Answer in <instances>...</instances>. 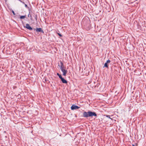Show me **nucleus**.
Returning <instances> with one entry per match:
<instances>
[{"instance_id":"f3484780","label":"nucleus","mask_w":146,"mask_h":146,"mask_svg":"<svg viewBox=\"0 0 146 146\" xmlns=\"http://www.w3.org/2000/svg\"><path fill=\"white\" fill-rule=\"evenodd\" d=\"M61 64H63V63L61 62Z\"/></svg>"},{"instance_id":"ddd939ff","label":"nucleus","mask_w":146,"mask_h":146,"mask_svg":"<svg viewBox=\"0 0 146 146\" xmlns=\"http://www.w3.org/2000/svg\"><path fill=\"white\" fill-rule=\"evenodd\" d=\"M57 34L59 35V36H60V37H61V36H62V35L61 34H60V33H58Z\"/></svg>"},{"instance_id":"1a4fd4ad","label":"nucleus","mask_w":146,"mask_h":146,"mask_svg":"<svg viewBox=\"0 0 146 146\" xmlns=\"http://www.w3.org/2000/svg\"><path fill=\"white\" fill-rule=\"evenodd\" d=\"M110 60H108L104 64H107L108 63H110Z\"/></svg>"},{"instance_id":"7ed1b4c3","label":"nucleus","mask_w":146,"mask_h":146,"mask_svg":"<svg viewBox=\"0 0 146 146\" xmlns=\"http://www.w3.org/2000/svg\"><path fill=\"white\" fill-rule=\"evenodd\" d=\"M80 108V107L74 104H73L72 105L71 108L72 110H74L78 109Z\"/></svg>"},{"instance_id":"2eb2a0df","label":"nucleus","mask_w":146,"mask_h":146,"mask_svg":"<svg viewBox=\"0 0 146 146\" xmlns=\"http://www.w3.org/2000/svg\"><path fill=\"white\" fill-rule=\"evenodd\" d=\"M135 64H132V65L133 66V67L134 66V65H135Z\"/></svg>"},{"instance_id":"9b49d317","label":"nucleus","mask_w":146,"mask_h":146,"mask_svg":"<svg viewBox=\"0 0 146 146\" xmlns=\"http://www.w3.org/2000/svg\"><path fill=\"white\" fill-rule=\"evenodd\" d=\"M106 117H107L109 118H110L111 119H112L110 117V115H106Z\"/></svg>"},{"instance_id":"20e7f679","label":"nucleus","mask_w":146,"mask_h":146,"mask_svg":"<svg viewBox=\"0 0 146 146\" xmlns=\"http://www.w3.org/2000/svg\"><path fill=\"white\" fill-rule=\"evenodd\" d=\"M26 28L27 29L30 30H31L33 29L28 24H26Z\"/></svg>"},{"instance_id":"4468645a","label":"nucleus","mask_w":146,"mask_h":146,"mask_svg":"<svg viewBox=\"0 0 146 146\" xmlns=\"http://www.w3.org/2000/svg\"><path fill=\"white\" fill-rule=\"evenodd\" d=\"M12 12L13 13V14L14 15H15V13H14V11H13Z\"/></svg>"},{"instance_id":"a211bd4d","label":"nucleus","mask_w":146,"mask_h":146,"mask_svg":"<svg viewBox=\"0 0 146 146\" xmlns=\"http://www.w3.org/2000/svg\"><path fill=\"white\" fill-rule=\"evenodd\" d=\"M25 6H26V7H27V5H25Z\"/></svg>"},{"instance_id":"423d86ee","label":"nucleus","mask_w":146,"mask_h":146,"mask_svg":"<svg viewBox=\"0 0 146 146\" xmlns=\"http://www.w3.org/2000/svg\"><path fill=\"white\" fill-rule=\"evenodd\" d=\"M36 31L37 32H41V31H42V29L41 28H37L36 29Z\"/></svg>"},{"instance_id":"39448f33","label":"nucleus","mask_w":146,"mask_h":146,"mask_svg":"<svg viewBox=\"0 0 146 146\" xmlns=\"http://www.w3.org/2000/svg\"><path fill=\"white\" fill-rule=\"evenodd\" d=\"M60 79L62 83L64 84H67V81L63 77H62Z\"/></svg>"},{"instance_id":"f03ea898","label":"nucleus","mask_w":146,"mask_h":146,"mask_svg":"<svg viewBox=\"0 0 146 146\" xmlns=\"http://www.w3.org/2000/svg\"><path fill=\"white\" fill-rule=\"evenodd\" d=\"M58 66L60 67V69L61 71L63 72V75L64 76H66L67 71L66 70V67L64 66V64H58Z\"/></svg>"},{"instance_id":"6e6552de","label":"nucleus","mask_w":146,"mask_h":146,"mask_svg":"<svg viewBox=\"0 0 146 146\" xmlns=\"http://www.w3.org/2000/svg\"><path fill=\"white\" fill-rule=\"evenodd\" d=\"M50 82L46 78H44V81H43L44 83H45L46 82Z\"/></svg>"},{"instance_id":"0eeeda50","label":"nucleus","mask_w":146,"mask_h":146,"mask_svg":"<svg viewBox=\"0 0 146 146\" xmlns=\"http://www.w3.org/2000/svg\"><path fill=\"white\" fill-rule=\"evenodd\" d=\"M57 76H58L59 77V78L61 79L62 77L61 76V75L60 74H59L58 73H57Z\"/></svg>"},{"instance_id":"dca6fc26","label":"nucleus","mask_w":146,"mask_h":146,"mask_svg":"<svg viewBox=\"0 0 146 146\" xmlns=\"http://www.w3.org/2000/svg\"><path fill=\"white\" fill-rule=\"evenodd\" d=\"M132 146H135L134 144H132Z\"/></svg>"},{"instance_id":"9d476101","label":"nucleus","mask_w":146,"mask_h":146,"mask_svg":"<svg viewBox=\"0 0 146 146\" xmlns=\"http://www.w3.org/2000/svg\"><path fill=\"white\" fill-rule=\"evenodd\" d=\"M25 16H22L20 17V18L21 19H23L25 18Z\"/></svg>"},{"instance_id":"f8f14e48","label":"nucleus","mask_w":146,"mask_h":146,"mask_svg":"<svg viewBox=\"0 0 146 146\" xmlns=\"http://www.w3.org/2000/svg\"><path fill=\"white\" fill-rule=\"evenodd\" d=\"M104 67H107V68L108 67V64H104Z\"/></svg>"},{"instance_id":"f257e3e1","label":"nucleus","mask_w":146,"mask_h":146,"mask_svg":"<svg viewBox=\"0 0 146 146\" xmlns=\"http://www.w3.org/2000/svg\"><path fill=\"white\" fill-rule=\"evenodd\" d=\"M96 117L97 115L95 112H93L91 111H88V112L84 111L83 113V117L87 118L89 117H92L93 116Z\"/></svg>"},{"instance_id":"6ab92c4d","label":"nucleus","mask_w":146,"mask_h":146,"mask_svg":"<svg viewBox=\"0 0 146 146\" xmlns=\"http://www.w3.org/2000/svg\"><path fill=\"white\" fill-rule=\"evenodd\" d=\"M4 133H5L6 131H4Z\"/></svg>"}]
</instances>
